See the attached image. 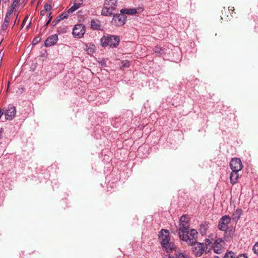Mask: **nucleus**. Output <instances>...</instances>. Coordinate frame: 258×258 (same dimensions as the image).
<instances>
[{"mask_svg": "<svg viewBox=\"0 0 258 258\" xmlns=\"http://www.w3.org/2000/svg\"><path fill=\"white\" fill-rule=\"evenodd\" d=\"M226 231V233H227L228 232V231L227 230L225 231ZM228 232L229 233V235L230 236H232L234 234V229H233V228H231L229 230H228Z\"/></svg>", "mask_w": 258, "mask_h": 258, "instance_id": "nucleus-30", "label": "nucleus"}, {"mask_svg": "<svg viewBox=\"0 0 258 258\" xmlns=\"http://www.w3.org/2000/svg\"><path fill=\"white\" fill-rule=\"evenodd\" d=\"M224 245L225 242L222 238H217L214 243L213 250L214 252L217 254L222 253Z\"/></svg>", "mask_w": 258, "mask_h": 258, "instance_id": "nucleus-6", "label": "nucleus"}, {"mask_svg": "<svg viewBox=\"0 0 258 258\" xmlns=\"http://www.w3.org/2000/svg\"><path fill=\"white\" fill-rule=\"evenodd\" d=\"M253 250L258 255V242L256 243L253 246Z\"/></svg>", "mask_w": 258, "mask_h": 258, "instance_id": "nucleus-26", "label": "nucleus"}, {"mask_svg": "<svg viewBox=\"0 0 258 258\" xmlns=\"http://www.w3.org/2000/svg\"><path fill=\"white\" fill-rule=\"evenodd\" d=\"M38 41V40L37 39H36L35 40H34L33 41V44H36V43H37V42Z\"/></svg>", "mask_w": 258, "mask_h": 258, "instance_id": "nucleus-36", "label": "nucleus"}, {"mask_svg": "<svg viewBox=\"0 0 258 258\" xmlns=\"http://www.w3.org/2000/svg\"><path fill=\"white\" fill-rule=\"evenodd\" d=\"M239 171H232L230 174V182L232 184L236 183L239 177L238 172Z\"/></svg>", "mask_w": 258, "mask_h": 258, "instance_id": "nucleus-17", "label": "nucleus"}, {"mask_svg": "<svg viewBox=\"0 0 258 258\" xmlns=\"http://www.w3.org/2000/svg\"><path fill=\"white\" fill-rule=\"evenodd\" d=\"M211 243V241H210L209 239H207L206 240V247H205V249H207L208 248L207 246H208V245H210Z\"/></svg>", "mask_w": 258, "mask_h": 258, "instance_id": "nucleus-31", "label": "nucleus"}, {"mask_svg": "<svg viewBox=\"0 0 258 258\" xmlns=\"http://www.w3.org/2000/svg\"><path fill=\"white\" fill-rule=\"evenodd\" d=\"M44 9L45 11H50L51 9V6L50 5L46 4L44 7Z\"/></svg>", "mask_w": 258, "mask_h": 258, "instance_id": "nucleus-28", "label": "nucleus"}, {"mask_svg": "<svg viewBox=\"0 0 258 258\" xmlns=\"http://www.w3.org/2000/svg\"><path fill=\"white\" fill-rule=\"evenodd\" d=\"M100 42L102 47L108 46H111L112 44V37L111 36L104 35L100 39Z\"/></svg>", "mask_w": 258, "mask_h": 258, "instance_id": "nucleus-12", "label": "nucleus"}, {"mask_svg": "<svg viewBox=\"0 0 258 258\" xmlns=\"http://www.w3.org/2000/svg\"><path fill=\"white\" fill-rule=\"evenodd\" d=\"M164 49L158 46H156L154 48V51L159 54H162L164 52Z\"/></svg>", "mask_w": 258, "mask_h": 258, "instance_id": "nucleus-21", "label": "nucleus"}, {"mask_svg": "<svg viewBox=\"0 0 258 258\" xmlns=\"http://www.w3.org/2000/svg\"><path fill=\"white\" fill-rule=\"evenodd\" d=\"M10 21V18L5 17L4 22L2 27V28L3 30H6L7 29Z\"/></svg>", "mask_w": 258, "mask_h": 258, "instance_id": "nucleus-20", "label": "nucleus"}, {"mask_svg": "<svg viewBox=\"0 0 258 258\" xmlns=\"http://www.w3.org/2000/svg\"><path fill=\"white\" fill-rule=\"evenodd\" d=\"M91 28L93 30H100L101 28V23L97 19L92 20L91 21Z\"/></svg>", "mask_w": 258, "mask_h": 258, "instance_id": "nucleus-15", "label": "nucleus"}, {"mask_svg": "<svg viewBox=\"0 0 258 258\" xmlns=\"http://www.w3.org/2000/svg\"><path fill=\"white\" fill-rule=\"evenodd\" d=\"M113 14V0H105L101 14L105 16H110Z\"/></svg>", "mask_w": 258, "mask_h": 258, "instance_id": "nucleus-4", "label": "nucleus"}, {"mask_svg": "<svg viewBox=\"0 0 258 258\" xmlns=\"http://www.w3.org/2000/svg\"><path fill=\"white\" fill-rule=\"evenodd\" d=\"M28 19V16H26V18L24 19V20H23V23H22V27H24L25 23L26 22V21H27Z\"/></svg>", "mask_w": 258, "mask_h": 258, "instance_id": "nucleus-32", "label": "nucleus"}, {"mask_svg": "<svg viewBox=\"0 0 258 258\" xmlns=\"http://www.w3.org/2000/svg\"><path fill=\"white\" fill-rule=\"evenodd\" d=\"M9 85H10V83L9 82V83H8V89H9Z\"/></svg>", "mask_w": 258, "mask_h": 258, "instance_id": "nucleus-41", "label": "nucleus"}, {"mask_svg": "<svg viewBox=\"0 0 258 258\" xmlns=\"http://www.w3.org/2000/svg\"><path fill=\"white\" fill-rule=\"evenodd\" d=\"M14 10V9H12V8H10V9L8 11V12L6 14V17L10 18V16H11L12 13H13Z\"/></svg>", "mask_w": 258, "mask_h": 258, "instance_id": "nucleus-27", "label": "nucleus"}, {"mask_svg": "<svg viewBox=\"0 0 258 258\" xmlns=\"http://www.w3.org/2000/svg\"><path fill=\"white\" fill-rule=\"evenodd\" d=\"M95 47V45L92 43H88L86 44V51L89 54H92L94 52Z\"/></svg>", "mask_w": 258, "mask_h": 258, "instance_id": "nucleus-18", "label": "nucleus"}, {"mask_svg": "<svg viewBox=\"0 0 258 258\" xmlns=\"http://www.w3.org/2000/svg\"><path fill=\"white\" fill-rule=\"evenodd\" d=\"M19 2V0H14L11 8H12V9H15L16 8H18L19 5L18 3Z\"/></svg>", "mask_w": 258, "mask_h": 258, "instance_id": "nucleus-25", "label": "nucleus"}, {"mask_svg": "<svg viewBox=\"0 0 258 258\" xmlns=\"http://www.w3.org/2000/svg\"><path fill=\"white\" fill-rule=\"evenodd\" d=\"M10 0H2L3 3L7 4L9 3Z\"/></svg>", "mask_w": 258, "mask_h": 258, "instance_id": "nucleus-34", "label": "nucleus"}, {"mask_svg": "<svg viewBox=\"0 0 258 258\" xmlns=\"http://www.w3.org/2000/svg\"><path fill=\"white\" fill-rule=\"evenodd\" d=\"M68 14L69 13H63V14H61V15H60V16H59L60 19L62 20V19H64V18H67V17L68 16Z\"/></svg>", "mask_w": 258, "mask_h": 258, "instance_id": "nucleus-29", "label": "nucleus"}, {"mask_svg": "<svg viewBox=\"0 0 258 258\" xmlns=\"http://www.w3.org/2000/svg\"><path fill=\"white\" fill-rule=\"evenodd\" d=\"M189 228V223L188 218L185 215L181 216L179 219V235L186 233Z\"/></svg>", "mask_w": 258, "mask_h": 258, "instance_id": "nucleus-3", "label": "nucleus"}, {"mask_svg": "<svg viewBox=\"0 0 258 258\" xmlns=\"http://www.w3.org/2000/svg\"><path fill=\"white\" fill-rule=\"evenodd\" d=\"M242 214V211L241 209H237L233 214V219L235 220H238Z\"/></svg>", "mask_w": 258, "mask_h": 258, "instance_id": "nucleus-19", "label": "nucleus"}, {"mask_svg": "<svg viewBox=\"0 0 258 258\" xmlns=\"http://www.w3.org/2000/svg\"><path fill=\"white\" fill-rule=\"evenodd\" d=\"M231 221V218L228 215L222 216L218 223V228L221 231H226L228 229V225Z\"/></svg>", "mask_w": 258, "mask_h": 258, "instance_id": "nucleus-7", "label": "nucleus"}, {"mask_svg": "<svg viewBox=\"0 0 258 258\" xmlns=\"http://www.w3.org/2000/svg\"><path fill=\"white\" fill-rule=\"evenodd\" d=\"M126 20V16L122 13L114 15V22L116 26H122L125 24Z\"/></svg>", "mask_w": 258, "mask_h": 258, "instance_id": "nucleus-11", "label": "nucleus"}, {"mask_svg": "<svg viewBox=\"0 0 258 258\" xmlns=\"http://www.w3.org/2000/svg\"><path fill=\"white\" fill-rule=\"evenodd\" d=\"M159 239L162 249L167 252L174 250L176 254V258H186L184 254L178 251L174 243L170 241V234L167 230L162 229L159 234Z\"/></svg>", "mask_w": 258, "mask_h": 258, "instance_id": "nucleus-1", "label": "nucleus"}, {"mask_svg": "<svg viewBox=\"0 0 258 258\" xmlns=\"http://www.w3.org/2000/svg\"><path fill=\"white\" fill-rule=\"evenodd\" d=\"M5 118L7 120H12L16 115V109L15 107L12 105H9L7 108L5 110Z\"/></svg>", "mask_w": 258, "mask_h": 258, "instance_id": "nucleus-10", "label": "nucleus"}, {"mask_svg": "<svg viewBox=\"0 0 258 258\" xmlns=\"http://www.w3.org/2000/svg\"><path fill=\"white\" fill-rule=\"evenodd\" d=\"M239 256H240V257L243 256L244 258H247V256L245 253H243V254H240L239 255Z\"/></svg>", "mask_w": 258, "mask_h": 258, "instance_id": "nucleus-33", "label": "nucleus"}, {"mask_svg": "<svg viewBox=\"0 0 258 258\" xmlns=\"http://www.w3.org/2000/svg\"><path fill=\"white\" fill-rule=\"evenodd\" d=\"M101 66H103V64H104L103 62V61H101Z\"/></svg>", "mask_w": 258, "mask_h": 258, "instance_id": "nucleus-39", "label": "nucleus"}, {"mask_svg": "<svg viewBox=\"0 0 258 258\" xmlns=\"http://www.w3.org/2000/svg\"><path fill=\"white\" fill-rule=\"evenodd\" d=\"M120 12L123 15H134L137 13V10L136 8L122 9Z\"/></svg>", "mask_w": 258, "mask_h": 258, "instance_id": "nucleus-16", "label": "nucleus"}, {"mask_svg": "<svg viewBox=\"0 0 258 258\" xmlns=\"http://www.w3.org/2000/svg\"><path fill=\"white\" fill-rule=\"evenodd\" d=\"M131 64V63L129 61L125 60L121 62V66L120 67L121 69H123L124 68H128Z\"/></svg>", "mask_w": 258, "mask_h": 258, "instance_id": "nucleus-22", "label": "nucleus"}, {"mask_svg": "<svg viewBox=\"0 0 258 258\" xmlns=\"http://www.w3.org/2000/svg\"><path fill=\"white\" fill-rule=\"evenodd\" d=\"M179 236L181 240L186 242L189 245H196L197 243L198 232L194 229H191L189 231L188 230L186 233H181Z\"/></svg>", "mask_w": 258, "mask_h": 258, "instance_id": "nucleus-2", "label": "nucleus"}, {"mask_svg": "<svg viewBox=\"0 0 258 258\" xmlns=\"http://www.w3.org/2000/svg\"><path fill=\"white\" fill-rule=\"evenodd\" d=\"M51 18H52V17H50V18L49 19V20L47 22V23H46V26L48 25V24L49 23V22H50V21H51Z\"/></svg>", "mask_w": 258, "mask_h": 258, "instance_id": "nucleus-35", "label": "nucleus"}, {"mask_svg": "<svg viewBox=\"0 0 258 258\" xmlns=\"http://www.w3.org/2000/svg\"><path fill=\"white\" fill-rule=\"evenodd\" d=\"M223 258H235V254L231 251H229L225 254Z\"/></svg>", "mask_w": 258, "mask_h": 258, "instance_id": "nucleus-23", "label": "nucleus"}, {"mask_svg": "<svg viewBox=\"0 0 258 258\" xmlns=\"http://www.w3.org/2000/svg\"><path fill=\"white\" fill-rule=\"evenodd\" d=\"M85 27L82 24L76 25L73 30V36L78 38H82L85 33Z\"/></svg>", "mask_w": 258, "mask_h": 258, "instance_id": "nucleus-5", "label": "nucleus"}, {"mask_svg": "<svg viewBox=\"0 0 258 258\" xmlns=\"http://www.w3.org/2000/svg\"><path fill=\"white\" fill-rule=\"evenodd\" d=\"M214 258H219V257L218 256H215Z\"/></svg>", "mask_w": 258, "mask_h": 258, "instance_id": "nucleus-42", "label": "nucleus"}, {"mask_svg": "<svg viewBox=\"0 0 258 258\" xmlns=\"http://www.w3.org/2000/svg\"><path fill=\"white\" fill-rule=\"evenodd\" d=\"M58 40V36L57 34L52 35L45 40L44 45L46 47H49L54 45Z\"/></svg>", "mask_w": 258, "mask_h": 258, "instance_id": "nucleus-13", "label": "nucleus"}, {"mask_svg": "<svg viewBox=\"0 0 258 258\" xmlns=\"http://www.w3.org/2000/svg\"><path fill=\"white\" fill-rule=\"evenodd\" d=\"M230 166L232 171H240L242 168V164L240 159L232 158L230 161Z\"/></svg>", "mask_w": 258, "mask_h": 258, "instance_id": "nucleus-9", "label": "nucleus"}, {"mask_svg": "<svg viewBox=\"0 0 258 258\" xmlns=\"http://www.w3.org/2000/svg\"><path fill=\"white\" fill-rule=\"evenodd\" d=\"M168 258H174L173 256H169V257Z\"/></svg>", "mask_w": 258, "mask_h": 258, "instance_id": "nucleus-40", "label": "nucleus"}, {"mask_svg": "<svg viewBox=\"0 0 258 258\" xmlns=\"http://www.w3.org/2000/svg\"><path fill=\"white\" fill-rule=\"evenodd\" d=\"M30 25V23H29V25L27 27V29L29 28Z\"/></svg>", "mask_w": 258, "mask_h": 258, "instance_id": "nucleus-38", "label": "nucleus"}, {"mask_svg": "<svg viewBox=\"0 0 258 258\" xmlns=\"http://www.w3.org/2000/svg\"><path fill=\"white\" fill-rule=\"evenodd\" d=\"M196 244L197 245L192 248V250L196 256H201L204 251L206 253L208 252L203 243H197Z\"/></svg>", "mask_w": 258, "mask_h": 258, "instance_id": "nucleus-8", "label": "nucleus"}, {"mask_svg": "<svg viewBox=\"0 0 258 258\" xmlns=\"http://www.w3.org/2000/svg\"><path fill=\"white\" fill-rule=\"evenodd\" d=\"M2 129H0V139L2 138Z\"/></svg>", "mask_w": 258, "mask_h": 258, "instance_id": "nucleus-37", "label": "nucleus"}, {"mask_svg": "<svg viewBox=\"0 0 258 258\" xmlns=\"http://www.w3.org/2000/svg\"><path fill=\"white\" fill-rule=\"evenodd\" d=\"M83 4L82 0H75L73 6L68 11V13H72L78 9Z\"/></svg>", "mask_w": 258, "mask_h": 258, "instance_id": "nucleus-14", "label": "nucleus"}, {"mask_svg": "<svg viewBox=\"0 0 258 258\" xmlns=\"http://www.w3.org/2000/svg\"><path fill=\"white\" fill-rule=\"evenodd\" d=\"M120 41V39L118 36L114 35V47L118 45Z\"/></svg>", "mask_w": 258, "mask_h": 258, "instance_id": "nucleus-24", "label": "nucleus"}]
</instances>
